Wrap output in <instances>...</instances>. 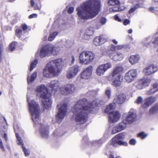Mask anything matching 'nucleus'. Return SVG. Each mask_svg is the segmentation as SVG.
Returning a JSON list of instances; mask_svg holds the SVG:
<instances>
[{
  "label": "nucleus",
  "instance_id": "obj_49",
  "mask_svg": "<svg viewBox=\"0 0 158 158\" xmlns=\"http://www.w3.org/2000/svg\"><path fill=\"white\" fill-rule=\"evenodd\" d=\"M21 27L24 32H26V30L27 29V26L26 24H22L21 25Z\"/></svg>",
  "mask_w": 158,
  "mask_h": 158
},
{
  "label": "nucleus",
  "instance_id": "obj_1",
  "mask_svg": "<svg viewBox=\"0 0 158 158\" xmlns=\"http://www.w3.org/2000/svg\"><path fill=\"white\" fill-rule=\"evenodd\" d=\"M87 102L86 99L79 100L76 102L73 109L72 118L81 124H84L87 121L88 114L94 108L92 105L94 102L90 103L89 106L86 105Z\"/></svg>",
  "mask_w": 158,
  "mask_h": 158
},
{
  "label": "nucleus",
  "instance_id": "obj_50",
  "mask_svg": "<svg viewBox=\"0 0 158 158\" xmlns=\"http://www.w3.org/2000/svg\"><path fill=\"white\" fill-rule=\"evenodd\" d=\"M116 49L118 50H120L123 48H126L127 47V45H118L116 46Z\"/></svg>",
  "mask_w": 158,
  "mask_h": 158
},
{
  "label": "nucleus",
  "instance_id": "obj_36",
  "mask_svg": "<svg viewBox=\"0 0 158 158\" xmlns=\"http://www.w3.org/2000/svg\"><path fill=\"white\" fill-rule=\"evenodd\" d=\"M142 81L143 85V86H148L150 84L151 81L149 79H141Z\"/></svg>",
  "mask_w": 158,
  "mask_h": 158
},
{
  "label": "nucleus",
  "instance_id": "obj_39",
  "mask_svg": "<svg viewBox=\"0 0 158 158\" xmlns=\"http://www.w3.org/2000/svg\"><path fill=\"white\" fill-rule=\"evenodd\" d=\"M142 81L141 80L138 81L136 83V87L138 89H143V85Z\"/></svg>",
  "mask_w": 158,
  "mask_h": 158
},
{
  "label": "nucleus",
  "instance_id": "obj_28",
  "mask_svg": "<svg viewBox=\"0 0 158 158\" xmlns=\"http://www.w3.org/2000/svg\"><path fill=\"white\" fill-rule=\"evenodd\" d=\"M85 52H82L80 54L79 56V62L80 63L82 64H88L87 60H86V56L85 55Z\"/></svg>",
  "mask_w": 158,
  "mask_h": 158
},
{
  "label": "nucleus",
  "instance_id": "obj_32",
  "mask_svg": "<svg viewBox=\"0 0 158 158\" xmlns=\"http://www.w3.org/2000/svg\"><path fill=\"white\" fill-rule=\"evenodd\" d=\"M158 111V104H155L149 110L150 114H153Z\"/></svg>",
  "mask_w": 158,
  "mask_h": 158
},
{
  "label": "nucleus",
  "instance_id": "obj_56",
  "mask_svg": "<svg viewBox=\"0 0 158 158\" xmlns=\"http://www.w3.org/2000/svg\"><path fill=\"white\" fill-rule=\"evenodd\" d=\"M73 10L74 8L73 7H70L68 9V12L69 13L71 14L73 12Z\"/></svg>",
  "mask_w": 158,
  "mask_h": 158
},
{
  "label": "nucleus",
  "instance_id": "obj_14",
  "mask_svg": "<svg viewBox=\"0 0 158 158\" xmlns=\"http://www.w3.org/2000/svg\"><path fill=\"white\" fill-rule=\"evenodd\" d=\"M79 70V67L77 65H75L70 67L67 73L66 76L67 78H73L77 74Z\"/></svg>",
  "mask_w": 158,
  "mask_h": 158
},
{
  "label": "nucleus",
  "instance_id": "obj_15",
  "mask_svg": "<svg viewBox=\"0 0 158 158\" xmlns=\"http://www.w3.org/2000/svg\"><path fill=\"white\" fill-rule=\"evenodd\" d=\"M45 67L48 69V72L54 76H58L60 73V70L55 68L54 65L51 61L46 64Z\"/></svg>",
  "mask_w": 158,
  "mask_h": 158
},
{
  "label": "nucleus",
  "instance_id": "obj_26",
  "mask_svg": "<svg viewBox=\"0 0 158 158\" xmlns=\"http://www.w3.org/2000/svg\"><path fill=\"white\" fill-rule=\"evenodd\" d=\"M139 60V56L138 55L131 56L129 59V62L132 64L138 63Z\"/></svg>",
  "mask_w": 158,
  "mask_h": 158
},
{
  "label": "nucleus",
  "instance_id": "obj_47",
  "mask_svg": "<svg viewBox=\"0 0 158 158\" xmlns=\"http://www.w3.org/2000/svg\"><path fill=\"white\" fill-rule=\"evenodd\" d=\"M116 49V46L114 45L113 44H112L111 45L110 49L107 51V52L109 50L110 51V52H112L113 53L115 52V51Z\"/></svg>",
  "mask_w": 158,
  "mask_h": 158
},
{
  "label": "nucleus",
  "instance_id": "obj_6",
  "mask_svg": "<svg viewBox=\"0 0 158 158\" xmlns=\"http://www.w3.org/2000/svg\"><path fill=\"white\" fill-rule=\"evenodd\" d=\"M29 112L32 117V119L34 122L35 126L38 124L40 120V109L39 105L34 100H31L28 103Z\"/></svg>",
  "mask_w": 158,
  "mask_h": 158
},
{
  "label": "nucleus",
  "instance_id": "obj_8",
  "mask_svg": "<svg viewBox=\"0 0 158 158\" xmlns=\"http://www.w3.org/2000/svg\"><path fill=\"white\" fill-rule=\"evenodd\" d=\"M125 136V132H121L115 135L112 139L111 145L114 147H117L118 145L127 146V143L122 141L124 139Z\"/></svg>",
  "mask_w": 158,
  "mask_h": 158
},
{
  "label": "nucleus",
  "instance_id": "obj_35",
  "mask_svg": "<svg viewBox=\"0 0 158 158\" xmlns=\"http://www.w3.org/2000/svg\"><path fill=\"white\" fill-rule=\"evenodd\" d=\"M15 34L19 38H20L23 35L22 30L19 28L16 29L15 30Z\"/></svg>",
  "mask_w": 158,
  "mask_h": 158
},
{
  "label": "nucleus",
  "instance_id": "obj_16",
  "mask_svg": "<svg viewBox=\"0 0 158 158\" xmlns=\"http://www.w3.org/2000/svg\"><path fill=\"white\" fill-rule=\"evenodd\" d=\"M107 54L109 57L113 60L115 61H120L123 58V55L119 52L116 53L112 52H110V51L107 52Z\"/></svg>",
  "mask_w": 158,
  "mask_h": 158
},
{
  "label": "nucleus",
  "instance_id": "obj_3",
  "mask_svg": "<svg viewBox=\"0 0 158 158\" xmlns=\"http://www.w3.org/2000/svg\"><path fill=\"white\" fill-rule=\"evenodd\" d=\"M37 92L40 94V98H42L43 107L46 109H48L51 106V94L48 93V89L43 85L38 86L36 90Z\"/></svg>",
  "mask_w": 158,
  "mask_h": 158
},
{
  "label": "nucleus",
  "instance_id": "obj_29",
  "mask_svg": "<svg viewBox=\"0 0 158 158\" xmlns=\"http://www.w3.org/2000/svg\"><path fill=\"white\" fill-rule=\"evenodd\" d=\"M40 125L41 127L40 128V130L41 136L43 137L47 136L48 134V132L47 130L45 127L43 128L42 124V123H40Z\"/></svg>",
  "mask_w": 158,
  "mask_h": 158
},
{
  "label": "nucleus",
  "instance_id": "obj_10",
  "mask_svg": "<svg viewBox=\"0 0 158 158\" xmlns=\"http://www.w3.org/2000/svg\"><path fill=\"white\" fill-rule=\"evenodd\" d=\"M136 118V115L135 113L129 111L127 114H124L123 120L125 123L130 124L135 120Z\"/></svg>",
  "mask_w": 158,
  "mask_h": 158
},
{
  "label": "nucleus",
  "instance_id": "obj_24",
  "mask_svg": "<svg viewBox=\"0 0 158 158\" xmlns=\"http://www.w3.org/2000/svg\"><path fill=\"white\" fill-rule=\"evenodd\" d=\"M59 82L58 80H54L51 81L49 86L52 89V91H56L60 88L59 87Z\"/></svg>",
  "mask_w": 158,
  "mask_h": 158
},
{
  "label": "nucleus",
  "instance_id": "obj_31",
  "mask_svg": "<svg viewBox=\"0 0 158 158\" xmlns=\"http://www.w3.org/2000/svg\"><path fill=\"white\" fill-rule=\"evenodd\" d=\"M17 43L13 41L10 43L8 47V50L11 52H12L15 50L17 45Z\"/></svg>",
  "mask_w": 158,
  "mask_h": 158
},
{
  "label": "nucleus",
  "instance_id": "obj_46",
  "mask_svg": "<svg viewBox=\"0 0 158 158\" xmlns=\"http://www.w3.org/2000/svg\"><path fill=\"white\" fill-rule=\"evenodd\" d=\"M58 32L56 31L50 34L49 35V36L48 37V40H51V39L53 40L58 35Z\"/></svg>",
  "mask_w": 158,
  "mask_h": 158
},
{
  "label": "nucleus",
  "instance_id": "obj_9",
  "mask_svg": "<svg viewBox=\"0 0 158 158\" xmlns=\"http://www.w3.org/2000/svg\"><path fill=\"white\" fill-rule=\"evenodd\" d=\"M57 107L59 108V111L56 117L59 119H63L66 115L67 111V105L66 103H60Z\"/></svg>",
  "mask_w": 158,
  "mask_h": 158
},
{
  "label": "nucleus",
  "instance_id": "obj_58",
  "mask_svg": "<svg viewBox=\"0 0 158 158\" xmlns=\"http://www.w3.org/2000/svg\"><path fill=\"white\" fill-rule=\"evenodd\" d=\"M153 43L154 44L155 47H157V46H158V40H154L153 42ZM157 52H158V49H157Z\"/></svg>",
  "mask_w": 158,
  "mask_h": 158
},
{
  "label": "nucleus",
  "instance_id": "obj_25",
  "mask_svg": "<svg viewBox=\"0 0 158 158\" xmlns=\"http://www.w3.org/2000/svg\"><path fill=\"white\" fill-rule=\"evenodd\" d=\"M158 90V81H156L153 85V87L147 91V94L150 95Z\"/></svg>",
  "mask_w": 158,
  "mask_h": 158
},
{
  "label": "nucleus",
  "instance_id": "obj_51",
  "mask_svg": "<svg viewBox=\"0 0 158 158\" xmlns=\"http://www.w3.org/2000/svg\"><path fill=\"white\" fill-rule=\"evenodd\" d=\"M136 143V140L135 139H131L129 142V143L131 145H134Z\"/></svg>",
  "mask_w": 158,
  "mask_h": 158
},
{
  "label": "nucleus",
  "instance_id": "obj_44",
  "mask_svg": "<svg viewBox=\"0 0 158 158\" xmlns=\"http://www.w3.org/2000/svg\"><path fill=\"white\" fill-rule=\"evenodd\" d=\"M143 102V98L141 96H139L137 99L135 101V103L137 104H142V103Z\"/></svg>",
  "mask_w": 158,
  "mask_h": 158
},
{
  "label": "nucleus",
  "instance_id": "obj_12",
  "mask_svg": "<svg viewBox=\"0 0 158 158\" xmlns=\"http://www.w3.org/2000/svg\"><path fill=\"white\" fill-rule=\"evenodd\" d=\"M112 65L110 63L100 65L96 69V73L98 75L101 76L104 74L107 70L111 67Z\"/></svg>",
  "mask_w": 158,
  "mask_h": 158
},
{
  "label": "nucleus",
  "instance_id": "obj_40",
  "mask_svg": "<svg viewBox=\"0 0 158 158\" xmlns=\"http://www.w3.org/2000/svg\"><path fill=\"white\" fill-rule=\"evenodd\" d=\"M3 49L4 46L2 40H0V60L2 58Z\"/></svg>",
  "mask_w": 158,
  "mask_h": 158
},
{
  "label": "nucleus",
  "instance_id": "obj_59",
  "mask_svg": "<svg viewBox=\"0 0 158 158\" xmlns=\"http://www.w3.org/2000/svg\"><path fill=\"white\" fill-rule=\"evenodd\" d=\"M114 18L116 20L118 21V22H121V19L117 15L114 16Z\"/></svg>",
  "mask_w": 158,
  "mask_h": 158
},
{
  "label": "nucleus",
  "instance_id": "obj_7",
  "mask_svg": "<svg viewBox=\"0 0 158 158\" xmlns=\"http://www.w3.org/2000/svg\"><path fill=\"white\" fill-rule=\"evenodd\" d=\"M126 99V95L123 93H119L115 97L112 103L107 106L105 110V113H107L113 110L115 108L116 104H121L124 103Z\"/></svg>",
  "mask_w": 158,
  "mask_h": 158
},
{
  "label": "nucleus",
  "instance_id": "obj_33",
  "mask_svg": "<svg viewBox=\"0 0 158 158\" xmlns=\"http://www.w3.org/2000/svg\"><path fill=\"white\" fill-rule=\"evenodd\" d=\"M120 3L118 0H108V4L109 5L114 6L118 5Z\"/></svg>",
  "mask_w": 158,
  "mask_h": 158
},
{
  "label": "nucleus",
  "instance_id": "obj_61",
  "mask_svg": "<svg viewBox=\"0 0 158 158\" xmlns=\"http://www.w3.org/2000/svg\"><path fill=\"white\" fill-rule=\"evenodd\" d=\"M130 23V21L128 20L127 19H125L124 22H123V24L125 25H126L127 24H128Z\"/></svg>",
  "mask_w": 158,
  "mask_h": 158
},
{
  "label": "nucleus",
  "instance_id": "obj_18",
  "mask_svg": "<svg viewBox=\"0 0 158 158\" xmlns=\"http://www.w3.org/2000/svg\"><path fill=\"white\" fill-rule=\"evenodd\" d=\"M156 100V98L154 97L150 96L145 98L144 102L142 104L141 107L146 108L152 105Z\"/></svg>",
  "mask_w": 158,
  "mask_h": 158
},
{
  "label": "nucleus",
  "instance_id": "obj_11",
  "mask_svg": "<svg viewBox=\"0 0 158 158\" xmlns=\"http://www.w3.org/2000/svg\"><path fill=\"white\" fill-rule=\"evenodd\" d=\"M75 89L74 85L68 84L65 85L63 87L60 88V90L62 94L67 95L69 94H72L73 93Z\"/></svg>",
  "mask_w": 158,
  "mask_h": 158
},
{
  "label": "nucleus",
  "instance_id": "obj_17",
  "mask_svg": "<svg viewBox=\"0 0 158 158\" xmlns=\"http://www.w3.org/2000/svg\"><path fill=\"white\" fill-rule=\"evenodd\" d=\"M127 124L123 120L119 124L116 125L112 128L111 133L114 134L124 129Z\"/></svg>",
  "mask_w": 158,
  "mask_h": 158
},
{
  "label": "nucleus",
  "instance_id": "obj_54",
  "mask_svg": "<svg viewBox=\"0 0 158 158\" xmlns=\"http://www.w3.org/2000/svg\"><path fill=\"white\" fill-rule=\"evenodd\" d=\"M100 22L102 25L104 24L106 22V18L103 17L100 20Z\"/></svg>",
  "mask_w": 158,
  "mask_h": 158
},
{
  "label": "nucleus",
  "instance_id": "obj_27",
  "mask_svg": "<svg viewBox=\"0 0 158 158\" xmlns=\"http://www.w3.org/2000/svg\"><path fill=\"white\" fill-rule=\"evenodd\" d=\"M4 122L3 123H0V132H5L7 130V124L6 120L4 117Z\"/></svg>",
  "mask_w": 158,
  "mask_h": 158
},
{
  "label": "nucleus",
  "instance_id": "obj_2",
  "mask_svg": "<svg viewBox=\"0 0 158 158\" xmlns=\"http://www.w3.org/2000/svg\"><path fill=\"white\" fill-rule=\"evenodd\" d=\"M100 1L90 0L83 3L77 9L78 19L82 22L94 17L98 13Z\"/></svg>",
  "mask_w": 158,
  "mask_h": 158
},
{
  "label": "nucleus",
  "instance_id": "obj_22",
  "mask_svg": "<svg viewBox=\"0 0 158 158\" xmlns=\"http://www.w3.org/2000/svg\"><path fill=\"white\" fill-rule=\"evenodd\" d=\"M52 63L55 66L57 69L60 70V73L61 72V68L63 65V61L62 58H59L54 60L51 61Z\"/></svg>",
  "mask_w": 158,
  "mask_h": 158
},
{
  "label": "nucleus",
  "instance_id": "obj_13",
  "mask_svg": "<svg viewBox=\"0 0 158 158\" xmlns=\"http://www.w3.org/2000/svg\"><path fill=\"white\" fill-rule=\"evenodd\" d=\"M137 76V71L135 69L130 70L126 73L124 77V79L126 81L129 83L131 82Z\"/></svg>",
  "mask_w": 158,
  "mask_h": 158
},
{
  "label": "nucleus",
  "instance_id": "obj_21",
  "mask_svg": "<svg viewBox=\"0 0 158 158\" xmlns=\"http://www.w3.org/2000/svg\"><path fill=\"white\" fill-rule=\"evenodd\" d=\"M158 70V67L153 64L150 65L144 69L145 74L146 75H149L156 72Z\"/></svg>",
  "mask_w": 158,
  "mask_h": 158
},
{
  "label": "nucleus",
  "instance_id": "obj_30",
  "mask_svg": "<svg viewBox=\"0 0 158 158\" xmlns=\"http://www.w3.org/2000/svg\"><path fill=\"white\" fill-rule=\"evenodd\" d=\"M19 130V127L17 126H16V127H14V131L15 133L16 137L19 142V143L20 144H22L23 141L21 139V138L19 136L18 133Z\"/></svg>",
  "mask_w": 158,
  "mask_h": 158
},
{
  "label": "nucleus",
  "instance_id": "obj_48",
  "mask_svg": "<svg viewBox=\"0 0 158 158\" xmlns=\"http://www.w3.org/2000/svg\"><path fill=\"white\" fill-rule=\"evenodd\" d=\"M23 150L26 156H28L29 155L30 153L28 150L23 146Z\"/></svg>",
  "mask_w": 158,
  "mask_h": 158
},
{
  "label": "nucleus",
  "instance_id": "obj_42",
  "mask_svg": "<svg viewBox=\"0 0 158 158\" xmlns=\"http://www.w3.org/2000/svg\"><path fill=\"white\" fill-rule=\"evenodd\" d=\"M147 136V135L143 132H141L137 134V136L140 138L141 139H143L145 138Z\"/></svg>",
  "mask_w": 158,
  "mask_h": 158
},
{
  "label": "nucleus",
  "instance_id": "obj_53",
  "mask_svg": "<svg viewBox=\"0 0 158 158\" xmlns=\"http://www.w3.org/2000/svg\"><path fill=\"white\" fill-rule=\"evenodd\" d=\"M106 95L107 96L108 98H110L111 95V91L110 90H106L105 91Z\"/></svg>",
  "mask_w": 158,
  "mask_h": 158
},
{
  "label": "nucleus",
  "instance_id": "obj_41",
  "mask_svg": "<svg viewBox=\"0 0 158 158\" xmlns=\"http://www.w3.org/2000/svg\"><path fill=\"white\" fill-rule=\"evenodd\" d=\"M50 73L48 72V69L45 67L44 69L43 72V75L44 76L47 77H49L50 76Z\"/></svg>",
  "mask_w": 158,
  "mask_h": 158
},
{
  "label": "nucleus",
  "instance_id": "obj_64",
  "mask_svg": "<svg viewBox=\"0 0 158 158\" xmlns=\"http://www.w3.org/2000/svg\"><path fill=\"white\" fill-rule=\"evenodd\" d=\"M72 60H71V63L72 64H73L74 63V61H75V58L73 56H72Z\"/></svg>",
  "mask_w": 158,
  "mask_h": 158
},
{
  "label": "nucleus",
  "instance_id": "obj_20",
  "mask_svg": "<svg viewBox=\"0 0 158 158\" xmlns=\"http://www.w3.org/2000/svg\"><path fill=\"white\" fill-rule=\"evenodd\" d=\"M92 69V66H89L83 70L81 74V78L85 79L89 78L91 75Z\"/></svg>",
  "mask_w": 158,
  "mask_h": 158
},
{
  "label": "nucleus",
  "instance_id": "obj_5",
  "mask_svg": "<svg viewBox=\"0 0 158 158\" xmlns=\"http://www.w3.org/2000/svg\"><path fill=\"white\" fill-rule=\"evenodd\" d=\"M60 49L59 47L55 46L51 44L44 45L41 49L40 56L41 58L45 57L49 54L52 55H56L59 53Z\"/></svg>",
  "mask_w": 158,
  "mask_h": 158
},
{
  "label": "nucleus",
  "instance_id": "obj_34",
  "mask_svg": "<svg viewBox=\"0 0 158 158\" xmlns=\"http://www.w3.org/2000/svg\"><path fill=\"white\" fill-rule=\"evenodd\" d=\"M30 2L31 6L32 7L34 6V10H40L41 8V6H39L37 3L35 4V2L33 0H31Z\"/></svg>",
  "mask_w": 158,
  "mask_h": 158
},
{
  "label": "nucleus",
  "instance_id": "obj_23",
  "mask_svg": "<svg viewBox=\"0 0 158 158\" xmlns=\"http://www.w3.org/2000/svg\"><path fill=\"white\" fill-rule=\"evenodd\" d=\"M85 56L86 60H87L88 64L92 62L95 57L94 54L90 51H85Z\"/></svg>",
  "mask_w": 158,
  "mask_h": 158
},
{
  "label": "nucleus",
  "instance_id": "obj_38",
  "mask_svg": "<svg viewBox=\"0 0 158 158\" xmlns=\"http://www.w3.org/2000/svg\"><path fill=\"white\" fill-rule=\"evenodd\" d=\"M37 62L38 60L37 59H35L33 62H31L30 65V67L29 69V70L30 72H31L36 66Z\"/></svg>",
  "mask_w": 158,
  "mask_h": 158
},
{
  "label": "nucleus",
  "instance_id": "obj_55",
  "mask_svg": "<svg viewBox=\"0 0 158 158\" xmlns=\"http://www.w3.org/2000/svg\"><path fill=\"white\" fill-rule=\"evenodd\" d=\"M0 148L2 150L3 152L5 151V149L3 145L2 141L1 139H0Z\"/></svg>",
  "mask_w": 158,
  "mask_h": 158
},
{
  "label": "nucleus",
  "instance_id": "obj_57",
  "mask_svg": "<svg viewBox=\"0 0 158 158\" xmlns=\"http://www.w3.org/2000/svg\"><path fill=\"white\" fill-rule=\"evenodd\" d=\"M37 15L36 14H33L29 16V18L30 19L34 18H36L37 17Z\"/></svg>",
  "mask_w": 158,
  "mask_h": 158
},
{
  "label": "nucleus",
  "instance_id": "obj_37",
  "mask_svg": "<svg viewBox=\"0 0 158 158\" xmlns=\"http://www.w3.org/2000/svg\"><path fill=\"white\" fill-rule=\"evenodd\" d=\"M37 74V72H35L31 75L29 79L28 77L27 79L28 82L31 83L33 81L36 77Z\"/></svg>",
  "mask_w": 158,
  "mask_h": 158
},
{
  "label": "nucleus",
  "instance_id": "obj_19",
  "mask_svg": "<svg viewBox=\"0 0 158 158\" xmlns=\"http://www.w3.org/2000/svg\"><path fill=\"white\" fill-rule=\"evenodd\" d=\"M112 110L107 113H109V118L110 122L113 123L118 121L120 117V115L118 111H111Z\"/></svg>",
  "mask_w": 158,
  "mask_h": 158
},
{
  "label": "nucleus",
  "instance_id": "obj_52",
  "mask_svg": "<svg viewBox=\"0 0 158 158\" xmlns=\"http://www.w3.org/2000/svg\"><path fill=\"white\" fill-rule=\"evenodd\" d=\"M110 10L113 12H117L120 10V9L118 7H112L111 8H110Z\"/></svg>",
  "mask_w": 158,
  "mask_h": 158
},
{
  "label": "nucleus",
  "instance_id": "obj_62",
  "mask_svg": "<svg viewBox=\"0 0 158 158\" xmlns=\"http://www.w3.org/2000/svg\"><path fill=\"white\" fill-rule=\"evenodd\" d=\"M109 158H119V156H116L115 157H114L113 155L112 154H110L109 155Z\"/></svg>",
  "mask_w": 158,
  "mask_h": 158
},
{
  "label": "nucleus",
  "instance_id": "obj_60",
  "mask_svg": "<svg viewBox=\"0 0 158 158\" xmlns=\"http://www.w3.org/2000/svg\"><path fill=\"white\" fill-rule=\"evenodd\" d=\"M105 37V36L104 35H101L99 36L96 37V38L98 39V40H102V39H104L106 38Z\"/></svg>",
  "mask_w": 158,
  "mask_h": 158
},
{
  "label": "nucleus",
  "instance_id": "obj_45",
  "mask_svg": "<svg viewBox=\"0 0 158 158\" xmlns=\"http://www.w3.org/2000/svg\"><path fill=\"white\" fill-rule=\"evenodd\" d=\"M139 7L138 4H136L133 8H131L129 11V14H131L135 11L136 9L139 8Z\"/></svg>",
  "mask_w": 158,
  "mask_h": 158
},
{
  "label": "nucleus",
  "instance_id": "obj_4",
  "mask_svg": "<svg viewBox=\"0 0 158 158\" xmlns=\"http://www.w3.org/2000/svg\"><path fill=\"white\" fill-rule=\"evenodd\" d=\"M123 70V68L121 65H117L114 68L110 75L112 78V85L114 86H119L121 85L123 80L121 74Z\"/></svg>",
  "mask_w": 158,
  "mask_h": 158
},
{
  "label": "nucleus",
  "instance_id": "obj_43",
  "mask_svg": "<svg viewBox=\"0 0 158 158\" xmlns=\"http://www.w3.org/2000/svg\"><path fill=\"white\" fill-rule=\"evenodd\" d=\"M104 40H94L93 43L96 46H98L104 43Z\"/></svg>",
  "mask_w": 158,
  "mask_h": 158
},
{
  "label": "nucleus",
  "instance_id": "obj_63",
  "mask_svg": "<svg viewBox=\"0 0 158 158\" xmlns=\"http://www.w3.org/2000/svg\"><path fill=\"white\" fill-rule=\"evenodd\" d=\"M3 138L6 141L7 140V135L6 133H4L3 135Z\"/></svg>",
  "mask_w": 158,
  "mask_h": 158
}]
</instances>
